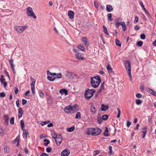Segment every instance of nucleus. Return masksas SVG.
<instances>
[{"label": "nucleus", "mask_w": 156, "mask_h": 156, "mask_svg": "<svg viewBox=\"0 0 156 156\" xmlns=\"http://www.w3.org/2000/svg\"><path fill=\"white\" fill-rule=\"evenodd\" d=\"M101 82V79L99 76H96L91 78V85L94 88L98 87Z\"/></svg>", "instance_id": "nucleus-1"}, {"label": "nucleus", "mask_w": 156, "mask_h": 156, "mask_svg": "<svg viewBox=\"0 0 156 156\" xmlns=\"http://www.w3.org/2000/svg\"><path fill=\"white\" fill-rule=\"evenodd\" d=\"M94 89H90L87 88L85 92V96L87 100H89L93 96L94 93L95 92Z\"/></svg>", "instance_id": "nucleus-2"}, {"label": "nucleus", "mask_w": 156, "mask_h": 156, "mask_svg": "<svg viewBox=\"0 0 156 156\" xmlns=\"http://www.w3.org/2000/svg\"><path fill=\"white\" fill-rule=\"evenodd\" d=\"M125 66L126 69L127 71L128 74L130 78V80L131 81L132 78L131 74V66L129 62L128 61H126L125 63Z\"/></svg>", "instance_id": "nucleus-3"}, {"label": "nucleus", "mask_w": 156, "mask_h": 156, "mask_svg": "<svg viewBox=\"0 0 156 156\" xmlns=\"http://www.w3.org/2000/svg\"><path fill=\"white\" fill-rule=\"evenodd\" d=\"M27 26H16L14 27V29L18 33H22L23 31L27 28Z\"/></svg>", "instance_id": "nucleus-4"}, {"label": "nucleus", "mask_w": 156, "mask_h": 156, "mask_svg": "<svg viewBox=\"0 0 156 156\" xmlns=\"http://www.w3.org/2000/svg\"><path fill=\"white\" fill-rule=\"evenodd\" d=\"M27 16L29 17H32L34 19H36L37 17L33 11L32 9L30 7H28L27 9Z\"/></svg>", "instance_id": "nucleus-5"}, {"label": "nucleus", "mask_w": 156, "mask_h": 156, "mask_svg": "<svg viewBox=\"0 0 156 156\" xmlns=\"http://www.w3.org/2000/svg\"><path fill=\"white\" fill-rule=\"evenodd\" d=\"M75 56L77 59L80 60H84L85 58V57L83 56V54L80 52L76 53L75 55Z\"/></svg>", "instance_id": "nucleus-6"}, {"label": "nucleus", "mask_w": 156, "mask_h": 156, "mask_svg": "<svg viewBox=\"0 0 156 156\" xmlns=\"http://www.w3.org/2000/svg\"><path fill=\"white\" fill-rule=\"evenodd\" d=\"M13 59H10L9 61V63L10 64V66H11V68L12 69L13 73L14 74H15L16 73V72L15 70V68H14V65L13 64Z\"/></svg>", "instance_id": "nucleus-7"}, {"label": "nucleus", "mask_w": 156, "mask_h": 156, "mask_svg": "<svg viewBox=\"0 0 156 156\" xmlns=\"http://www.w3.org/2000/svg\"><path fill=\"white\" fill-rule=\"evenodd\" d=\"M3 77V76H1L0 78V81L2 84H4V87L5 88L7 86V83L5 81V79Z\"/></svg>", "instance_id": "nucleus-8"}, {"label": "nucleus", "mask_w": 156, "mask_h": 156, "mask_svg": "<svg viewBox=\"0 0 156 156\" xmlns=\"http://www.w3.org/2000/svg\"><path fill=\"white\" fill-rule=\"evenodd\" d=\"M95 131V129L92 128H89L87 130V133L89 135H94V132Z\"/></svg>", "instance_id": "nucleus-9"}, {"label": "nucleus", "mask_w": 156, "mask_h": 156, "mask_svg": "<svg viewBox=\"0 0 156 156\" xmlns=\"http://www.w3.org/2000/svg\"><path fill=\"white\" fill-rule=\"evenodd\" d=\"M64 111L67 113H69L72 111V106H69L66 107L64 108Z\"/></svg>", "instance_id": "nucleus-10"}, {"label": "nucleus", "mask_w": 156, "mask_h": 156, "mask_svg": "<svg viewBox=\"0 0 156 156\" xmlns=\"http://www.w3.org/2000/svg\"><path fill=\"white\" fill-rule=\"evenodd\" d=\"M70 154V151L67 150H65L61 152V156H68Z\"/></svg>", "instance_id": "nucleus-11"}, {"label": "nucleus", "mask_w": 156, "mask_h": 156, "mask_svg": "<svg viewBox=\"0 0 156 156\" xmlns=\"http://www.w3.org/2000/svg\"><path fill=\"white\" fill-rule=\"evenodd\" d=\"M68 14L69 18L70 19H73L74 18V12L71 11H69L68 12Z\"/></svg>", "instance_id": "nucleus-12"}, {"label": "nucleus", "mask_w": 156, "mask_h": 156, "mask_svg": "<svg viewBox=\"0 0 156 156\" xmlns=\"http://www.w3.org/2000/svg\"><path fill=\"white\" fill-rule=\"evenodd\" d=\"M81 40L86 46H87L89 45L88 41L86 37H83L82 38Z\"/></svg>", "instance_id": "nucleus-13"}, {"label": "nucleus", "mask_w": 156, "mask_h": 156, "mask_svg": "<svg viewBox=\"0 0 156 156\" xmlns=\"http://www.w3.org/2000/svg\"><path fill=\"white\" fill-rule=\"evenodd\" d=\"M101 130L99 128L95 129V131L94 132V135L96 136L99 135L101 132Z\"/></svg>", "instance_id": "nucleus-14"}, {"label": "nucleus", "mask_w": 156, "mask_h": 156, "mask_svg": "<svg viewBox=\"0 0 156 156\" xmlns=\"http://www.w3.org/2000/svg\"><path fill=\"white\" fill-rule=\"evenodd\" d=\"M68 91L66 89H61L59 91V93L62 94H65V95H67L68 94Z\"/></svg>", "instance_id": "nucleus-15"}, {"label": "nucleus", "mask_w": 156, "mask_h": 156, "mask_svg": "<svg viewBox=\"0 0 156 156\" xmlns=\"http://www.w3.org/2000/svg\"><path fill=\"white\" fill-rule=\"evenodd\" d=\"M23 112L21 108H19L18 111V118H20L22 116V115L23 113Z\"/></svg>", "instance_id": "nucleus-16"}, {"label": "nucleus", "mask_w": 156, "mask_h": 156, "mask_svg": "<svg viewBox=\"0 0 156 156\" xmlns=\"http://www.w3.org/2000/svg\"><path fill=\"white\" fill-rule=\"evenodd\" d=\"M101 110L102 111H105L107 110L109 108V106L108 105H105L104 104L101 105Z\"/></svg>", "instance_id": "nucleus-17"}, {"label": "nucleus", "mask_w": 156, "mask_h": 156, "mask_svg": "<svg viewBox=\"0 0 156 156\" xmlns=\"http://www.w3.org/2000/svg\"><path fill=\"white\" fill-rule=\"evenodd\" d=\"M19 139H20V137L19 136H17L16 137L15 139L13 141V143L14 144H16L17 143V144L16 146H18L19 145Z\"/></svg>", "instance_id": "nucleus-18"}, {"label": "nucleus", "mask_w": 156, "mask_h": 156, "mask_svg": "<svg viewBox=\"0 0 156 156\" xmlns=\"http://www.w3.org/2000/svg\"><path fill=\"white\" fill-rule=\"evenodd\" d=\"M90 110H91V112L92 113V114H95V113L96 111V109L94 105H92L91 106L90 108Z\"/></svg>", "instance_id": "nucleus-19"}, {"label": "nucleus", "mask_w": 156, "mask_h": 156, "mask_svg": "<svg viewBox=\"0 0 156 156\" xmlns=\"http://www.w3.org/2000/svg\"><path fill=\"white\" fill-rule=\"evenodd\" d=\"M106 9L108 12H111L113 10V8L112 5H108L106 6Z\"/></svg>", "instance_id": "nucleus-20"}, {"label": "nucleus", "mask_w": 156, "mask_h": 156, "mask_svg": "<svg viewBox=\"0 0 156 156\" xmlns=\"http://www.w3.org/2000/svg\"><path fill=\"white\" fill-rule=\"evenodd\" d=\"M49 105H51L53 103V101L52 97L49 96L47 101Z\"/></svg>", "instance_id": "nucleus-21"}, {"label": "nucleus", "mask_w": 156, "mask_h": 156, "mask_svg": "<svg viewBox=\"0 0 156 156\" xmlns=\"http://www.w3.org/2000/svg\"><path fill=\"white\" fill-rule=\"evenodd\" d=\"M4 117L5 120V124L7 125L8 124L9 120V116L7 115H5Z\"/></svg>", "instance_id": "nucleus-22"}, {"label": "nucleus", "mask_w": 156, "mask_h": 156, "mask_svg": "<svg viewBox=\"0 0 156 156\" xmlns=\"http://www.w3.org/2000/svg\"><path fill=\"white\" fill-rule=\"evenodd\" d=\"M115 24H117V25L120 24L121 25V24H122L123 22H121V19L119 18H118L115 20Z\"/></svg>", "instance_id": "nucleus-23"}, {"label": "nucleus", "mask_w": 156, "mask_h": 156, "mask_svg": "<svg viewBox=\"0 0 156 156\" xmlns=\"http://www.w3.org/2000/svg\"><path fill=\"white\" fill-rule=\"evenodd\" d=\"M53 76H55L56 77H56V78H61L62 77V74L59 73H53Z\"/></svg>", "instance_id": "nucleus-24"}, {"label": "nucleus", "mask_w": 156, "mask_h": 156, "mask_svg": "<svg viewBox=\"0 0 156 156\" xmlns=\"http://www.w3.org/2000/svg\"><path fill=\"white\" fill-rule=\"evenodd\" d=\"M54 76H48L47 78L48 80L50 81H53L54 80L56 77Z\"/></svg>", "instance_id": "nucleus-25"}, {"label": "nucleus", "mask_w": 156, "mask_h": 156, "mask_svg": "<svg viewBox=\"0 0 156 156\" xmlns=\"http://www.w3.org/2000/svg\"><path fill=\"white\" fill-rule=\"evenodd\" d=\"M53 134L54 135L52 136V138L55 140V142H56V144H58L57 140V139H56V138H57V137L58 136V134H57L55 132H54Z\"/></svg>", "instance_id": "nucleus-26"}, {"label": "nucleus", "mask_w": 156, "mask_h": 156, "mask_svg": "<svg viewBox=\"0 0 156 156\" xmlns=\"http://www.w3.org/2000/svg\"><path fill=\"white\" fill-rule=\"evenodd\" d=\"M104 84L105 83L104 82H103L101 84L100 86V88L98 92L100 93L101 92L102 90H103L104 89Z\"/></svg>", "instance_id": "nucleus-27"}, {"label": "nucleus", "mask_w": 156, "mask_h": 156, "mask_svg": "<svg viewBox=\"0 0 156 156\" xmlns=\"http://www.w3.org/2000/svg\"><path fill=\"white\" fill-rule=\"evenodd\" d=\"M77 107L78 106L76 105H75L73 106H72V111L73 113H75L77 112V110H76V109Z\"/></svg>", "instance_id": "nucleus-28"}, {"label": "nucleus", "mask_w": 156, "mask_h": 156, "mask_svg": "<svg viewBox=\"0 0 156 156\" xmlns=\"http://www.w3.org/2000/svg\"><path fill=\"white\" fill-rule=\"evenodd\" d=\"M106 68L108 72H112V69L111 68V66L108 64L106 67Z\"/></svg>", "instance_id": "nucleus-29"}, {"label": "nucleus", "mask_w": 156, "mask_h": 156, "mask_svg": "<svg viewBox=\"0 0 156 156\" xmlns=\"http://www.w3.org/2000/svg\"><path fill=\"white\" fill-rule=\"evenodd\" d=\"M75 129L74 127L73 126L70 127L68 128H67V130L68 132H72Z\"/></svg>", "instance_id": "nucleus-30"}, {"label": "nucleus", "mask_w": 156, "mask_h": 156, "mask_svg": "<svg viewBox=\"0 0 156 156\" xmlns=\"http://www.w3.org/2000/svg\"><path fill=\"white\" fill-rule=\"evenodd\" d=\"M30 80H31V86L32 87H34V85L35 82V80L34 78H31Z\"/></svg>", "instance_id": "nucleus-31"}, {"label": "nucleus", "mask_w": 156, "mask_h": 156, "mask_svg": "<svg viewBox=\"0 0 156 156\" xmlns=\"http://www.w3.org/2000/svg\"><path fill=\"white\" fill-rule=\"evenodd\" d=\"M103 28L104 32L105 33L107 34V35H109V34L107 31V29L106 27L105 26H103Z\"/></svg>", "instance_id": "nucleus-32"}, {"label": "nucleus", "mask_w": 156, "mask_h": 156, "mask_svg": "<svg viewBox=\"0 0 156 156\" xmlns=\"http://www.w3.org/2000/svg\"><path fill=\"white\" fill-rule=\"evenodd\" d=\"M65 76L69 78L71 76V73L68 72H66L65 73Z\"/></svg>", "instance_id": "nucleus-33"}, {"label": "nucleus", "mask_w": 156, "mask_h": 156, "mask_svg": "<svg viewBox=\"0 0 156 156\" xmlns=\"http://www.w3.org/2000/svg\"><path fill=\"white\" fill-rule=\"evenodd\" d=\"M78 48L83 51H84L85 49L84 46L82 44H80L78 46Z\"/></svg>", "instance_id": "nucleus-34"}, {"label": "nucleus", "mask_w": 156, "mask_h": 156, "mask_svg": "<svg viewBox=\"0 0 156 156\" xmlns=\"http://www.w3.org/2000/svg\"><path fill=\"white\" fill-rule=\"evenodd\" d=\"M115 41L116 45L120 47L121 45V43L120 42L119 40H118L117 39H116L115 40Z\"/></svg>", "instance_id": "nucleus-35"}, {"label": "nucleus", "mask_w": 156, "mask_h": 156, "mask_svg": "<svg viewBox=\"0 0 156 156\" xmlns=\"http://www.w3.org/2000/svg\"><path fill=\"white\" fill-rule=\"evenodd\" d=\"M142 100L139 99H137L136 101V103L137 105H139L142 103Z\"/></svg>", "instance_id": "nucleus-36"}, {"label": "nucleus", "mask_w": 156, "mask_h": 156, "mask_svg": "<svg viewBox=\"0 0 156 156\" xmlns=\"http://www.w3.org/2000/svg\"><path fill=\"white\" fill-rule=\"evenodd\" d=\"M122 27V29L123 31H125L126 30V27L125 22H122V24H121Z\"/></svg>", "instance_id": "nucleus-37"}, {"label": "nucleus", "mask_w": 156, "mask_h": 156, "mask_svg": "<svg viewBox=\"0 0 156 156\" xmlns=\"http://www.w3.org/2000/svg\"><path fill=\"white\" fill-rule=\"evenodd\" d=\"M108 117L107 115L105 114L103 115L102 118L104 120H106L108 119Z\"/></svg>", "instance_id": "nucleus-38"}, {"label": "nucleus", "mask_w": 156, "mask_h": 156, "mask_svg": "<svg viewBox=\"0 0 156 156\" xmlns=\"http://www.w3.org/2000/svg\"><path fill=\"white\" fill-rule=\"evenodd\" d=\"M20 122L21 129H23L24 127V121L23 120H21Z\"/></svg>", "instance_id": "nucleus-39"}, {"label": "nucleus", "mask_w": 156, "mask_h": 156, "mask_svg": "<svg viewBox=\"0 0 156 156\" xmlns=\"http://www.w3.org/2000/svg\"><path fill=\"white\" fill-rule=\"evenodd\" d=\"M44 142H46V143H44V145L46 146H48V144L50 143V141L49 140H47V139H45L44 141Z\"/></svg>", "instance_id": "nucleus-40"}, {"label": "nucleus", "mask_w": 156, "mask_h": 156, "mask_svg": "<svg viewBox=\"0 0 156 156\" xmlns=\"http://www.w3.org/2000/svg\"><path fill=\"white\" fill-rule=\"evenodd\" d=\"M143 42L142 41H137L136 42V45L139 47H140L142 46Z\"/></svg>", "instance_id": "nucleus-41"}, {"label": "nucleus", "mask_w": 156, "mask_h": 156, "mask_svg": "<svg viewBox=\"0 0 156 156\" xmlns=\"http://www.w3.org/2000/svg\"><path fill=\"white\" fill-rule=\"evenodd\" d=\"M108 18L111 21H112L113 20V19L112 18V15L111 13H108L107 15Z\"/></svg>", "instance_id": "nucleus-42"}, {"label": "nucleus", "mask_w": 156, "mask_h": 156, "mask_svg": "<svg viewBox=\"0 0 156 156\" xmlns=\"http://www.w3.org/2000/svg\"><path fill=\"white\" fill-rule=\"evenodd\" d=\"M80 115H81V114H80V112H78L76 114L75 118L76 119L80 118L81 117Z\"/></svg>", "instance_id": "nucleus-43"}, {"label": "nucleus", "mask_w": 156, "mask_h": 156, "mask_svg": "<svg viewBox=\"0 0 156 156\" xmlns=\"http://www.w3.org/2000/svg\"><path fill=\"white\" fill-rule=\"evenodd\" d=\"M60 137L61 138H59V139H57L58 144L57 145H59L61 144L62 141V138H61V137Z\"/></svg>", "instance_id": "nucleus-44"}, {"label": "nucleus", "mask_w": 156, "mask_h": 156, "mask_svg": "<svg viewBox=\"0 0 156 156\" xmlns=\"http://www.w3.org/2000/svg\"><path fill=\"white\" fill-rule=\"evenodd\" d=\"M49 121H43L41 123V126H44V125H45L46 124H47L48 123H49Z\"/></svg>", "instance_id": "nucleus-45"}, {"label": "nucleus", "mask_w": 156, "mask_h": 156, "mask_svg": "<svg viewBox=\"0 0 156 156\" xmlns=\"http://www.w3.org/2000/svg\"><path fill=\"white\" fill-rule=\"evenodd\" d=\"M117 110L118 111V114L116 116V117L117 118H119L120 117L121 112L120 109L119 108H117Z\"/></svg>", "instance_id": "nucleus-46"}, {"label": "nucleus", "mask_w": 156, "mask_h": 156, "mask_svg": "<svg viewBox=\"0 0 156 156\" xmlns=\"http://www.w3.org/2000/svg\"><path fill=\"white\" fill-rule=\"evenodd\" d=\"M23 134L26 137H27V135L29 134L24 129H22Z\"/></svg>", "instance_id": "nucleus-47"}, {"label": "nucleus", "mask_w": 156, "mask_h": 156, "mask_svg": "<svg viewBox=\"0 0 156 156\" xmlns=\"http://www.w3.org/2000/svg\"><path fill=\"white\" fill-rule=\"evenodd\" d=\"M140 38L141 39H145L146 38V36L144 34H142L140 35Z\"/></svg>", "instance_id": "nucleus-48"}, {"label": "nucleus", "mask_w": 156, "mask_h": 156, "mask_svg": "<svg viewBox=\"0 0 156 156\" xmlns=\"http://www.w3.org/2000/svg\"><path fill=\"white\" fill-rule=\"evenodd\" d=\"M3 129L1 128L0 129V135L1 136H3L4 135Z\"/></svg>", "instance_id": "nucleus-49"}, {"label": "nucleus", "mask_w": 156, "mask_h": 156, "mask_svg": "<svg viewBox=\"0 0 156 156\" xmlns=\"http://www.w3.org/2000/svg\"><path fill=\"white\" fill-rule=\"evenodd\" d=\"M14 118L13 117L11 118L10 120V123L11 124L13 125L14 124Z\"/></svg>", "instance_id": "nucleus-50"}, {"label": "nucleus", "mask_w": 156, "mask_h": 156, "mask_svg": "<svg viewBox=\"0 0 156 156\" xmlns=\"http://www.w3.org/2000/svg\"><path fill=\"white\" fill-rule=\"evenodd\" d=\"M46 150L47 152L49 153L51 151L52 148L50 147H49L47 148Z\"/></svg>", "instance_id": "nucleus-51"}, {"label": "nucleus", "mask_w": 156, "mask_h": 156, "mask_svg": "<svg viewBox=\"0 0 156 156\" xmlns=\"http://www.w3.org/2000/svg\"><path fill=\"white\" fill-rule=\"evenodd\" d=\"M5 96V94L4 92H1L0 93V97H4Z\"/></svg>", "instance_id": "nucleus-52"}, {"label": "nucleus", "mask_w": 156, "mask_h": 156, "mask_svg": "<svg viewBox=\"0 0 156 156\" xmlns=\"http://www.w3.org/2000/svg\"><path fill=\"white\" fill-rule=\"evenodd\" d=\"M142 132L143 133V135L142 136L143 138H144L147 132V130H142Z\"/></svg>", "instance_id": "nucleus-53"}, {"label": "nucleus", "mask_w": 156, "mask_h": 156, "mask_svg": "<svg viewBox=\"0 0 156 156\" xmlns=\"http://www.w3.org/2000/svg\"><path fill=\"white\" fill-rule=\"evenodd\" d=\"M140 5L143 8V9L145 11H146V9H145L144 7V6L143 4V3L142 2H140Z\"/></svg>", "instance_id": "nucleus-54"}, {"label": "nucleus", "mask_w": 156, "mask_h": 156, "mask_svg": "<svg viewBox=\"0 0 156 156\" xmlns=\"http://www.w3.org/2000/svg\"><path fill=\"white\" fill-rule=\"evenodd\" d=\"M102 118H98V121L99 124L101 123L102 121Z\"/></svg>", "instance_id": "nucleus-55"}, {"label": "nucleus", "mask_w": 156, "mask_h": 156, "mask_svg": "<svg viewBox=\"0 0 156 156\" xmlns=\"http://www.w3.org/2000/svg\"><path fill=\"white\" fill-rule=\"evenodd\" d=\"M31 90L32 91V93L33 95H34L35 94V87H31Z\"/></svg>", "instance_id": "nucleus-56"}, {"label": "nucleus", "mask_w": 156, "mask_h": 156, "mask_svg": "<svg viewBox=\"0 0 156 156\" xmlns=\"http://www.w3.org/2000/svg\"><path fill=\"white\" fill-rule=\"evenodd\" d=\"M142 96V95L140 93H138L136 94V97L138 98H141Z\"/></svg>", "instance_id": "nucleus-57"}, {"label": "nucleus", "mask_w": 156, "mask_h": 156, "mask_svg": "<svg viewBox=\"0 0 156 156\" xmlns=\"http://www.w3.org/2000/svg\"><path fill=\"white\" fill-rule=\"evenodd\" d=\"M135 30H138L140 29V27L137 25H136L134 27Z\"/></svg>", "instance_id": "nucleus-58"}, {"label": "nucleus", "mask_w": 156, "mask_h": 156, "mask_svg": "<svg viewBox=\"0 0 156 156\" xmlns=\"http://www.w3.org/2000/svg\"><path fill=\"white\" fill-rule=\"evenodd\" d=\"M39 96L43 98H44V93H43L42 92H40L39 93Z\"/></svg>", "instance_id": "nucleus-59"}, {"label": "nucleus", "mask_w": 156, "mask_h": 156, "mask_svg": "<svg viewBox=\"0 0 156 156\" xmlns=\"http://www.w3.org/2000/svg\"><path fill=\"white\" fill-rule=\"evenodd\" d=\"M138 21V19L137 16H136L135 17V20H134V23H137Z\"/></svg>", "instance_id": "nucleus-60"}, {"label": "nucleus", "mask_w": 156, "mask_h": 156, "mask_svg": "<svg viewBox=\"0 0 156 156\" xmlns=\"http://www.w3.org/2000/svg\"><path fill=\"white\" fill-rule=\"evenodd\" d=\"M94 155H96L100 153V152L99 151H94Z\"/></svg>", "instance_id": "nucleus-61"}, {"label": "nucleus", "mask_w": 156, "mask_h": 156, "mask_svg": "<svg viewBox=\"0 0 156 156\" xmlns=\"http://www.w3.org/2000/svg\"><path fill=\"white\" fill-rule=\"evenodd\" d=\"M4 152L5 153H7L9 152V149L8 147H6L4 149Z\"/></svg>", "instance_id": "nucleus-62"}, {"label": "nucleus", "mask_w": 156, "mask_h": 156, "mask_svg": "<svg viewBox=\"0 0 156 156\" xmlns=\"http://www.w3.org/2000/svg\"><path fill=\"white\" fill-rule=\"evenodd\" d=\"M27 101L24 99L22 100V104L23 105H25L27 103Z\"/></svg>", "instance_id": "nucleus-63"}, {"label": "nucleus", "mask_w": 156, "mask_h": 156, "mask_svg": "<svg viewBox=\"0 0 156 156\" xmlns=\"http://www.w3.org/2000/svg\"><path fill=\"white\" fill-rule=\"evenodd\" d=\"M48 155L46 153H43L41 154L40 155V156H48Z\"/></svg>", "instance_id": "nucleus-64"}]
</instances>
